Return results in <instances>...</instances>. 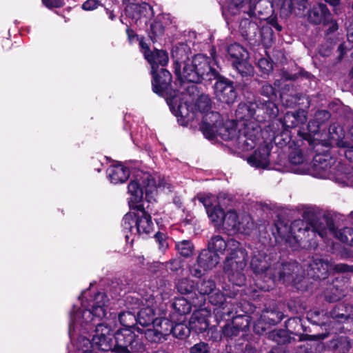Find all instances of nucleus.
I'll return each instance as SVG.
<instances>
[{
	"mask_svg": "<svg viewBox=\"0 0 353 353\" xmlns=\"http://www.w3.org/2000/svg\"><path fill=\"white\" fill-rule=\"evenodd\" d=\"M211 57L203 54H196L192 57V50L189 46L183 42L175 45L171 52L173 60L174 72L177 79L181 81H186L190 83H199L202 76L203 65H207V68L216 57V50L213 47L210 50Z\"/></svg>",
	"mask_w": 353,
	"mask_h": 353,
	"instance_id": "f257e3e1",
	"label": "nucleus"
},
{
	"mask_svg": "<svg viewBox=\"0 0 353 353\" xmlns=\"http://www.w3.org/2000/svg\"><path fill=\"white\" fill-rule=\"evenodd\" d=\"M326 225L327 227H323L319 225L317 221L305 223L301 220H296L293 221L290 227L285 225L283 229L281 228L278 223L275 224V227L278 236L290 248L296 250L299 248H305L310 244L312 239L310 232L312 236L318 234L323 238L327 234V228L331 232L335 231L336 226L332 219H326Z\"/></svg>",
	"mask_w": 353,
	"mask_h": 353,
	"instance_id": "f03ea898",
	"label": "nucleus"
},
{
	"mask_svg": "<svg viewBox=\"0 0 353 353\" xmlns=\"http://www.w3.org/2000/svg\"><path fill=\"white\" fill-rule=\"evenodd\" d=\"M215 66L219 67L216 57L214 58L208 68L207 65H203L199 83L203 81L211 83L212 81H215L212 89L216 99L229 106L232 105L239 96L235 82L223 75Z\"/></svg>",
	"mask_w": 353,
	"mask_h": 353,
	"instance_id": "7ed1b4c3",
	"label": "nucleus"
},
{
	"mask_svg": "<svg viewBox=\"0 0 353 353\" xmlns=\"http://www.w3.org/2000/svg\"><path fill=\"white\" fill-rule=\"evenodd\" d=\"M121 227L127 243L132 244L135 236H148L153 232L152 216L144 205L131 207L122 219Z\"/></svg>",
	"mask_w": 353,
	"mask_h": 353,
	"instance_id": "20e7f679",
	"label": "nucleus"
},
{
	"mask_svg": "<svg viewBox=\"0 0 353 353\" xmlns=\"http://www.w3.org/2000/svg\"><path fill=\"white\" fill-rule=\"evenodd\" d=\"M223 238L220 235L211 237L206 248L198 254L196 261L189 267L191 275L201 279L208 272L215 268L220 262L219 254H224Z\"/></svg>",
	"mask_w": 353,
	"mask_h": 353,
	"instance_id": "39448f33",
	"label": "nucleus"
},
{
	"mask_svg": "<svg viewBox=\"0 0 353 353\" xmlns=\"http://www.w3.org/2000/svg\"><path fill=\"white\" fill-rule=\"evenodd\" d=\"M108 301L105 293L99 292L94 294L89 304L90 307L71 312L69 330L70 331L72 327L74 329L78 325L85 326V324L100 325V323L107 314L106 307Z\"/></svg>",
	"mask_w": 353,
	"mask_h": 353,
	"instance_id": "423d86ee",
	"label": "nucleus"
},
{
	"mask_svg": "<svg viewBox=\"0 0 353 353\" xmlns=\"http://www.w3.org/2000/svg\"><path fill=\"white\" fill-rule=\"evenodd\" d=\"M161 185L159 181L158 186ZM157 185L155 179L149 172H141L136 175L135 179L130 181L128 185V192L130 194L128 201L129 208L136 205H143L141 203L143 195L148 202L154 199Z\"/></svg>",
	"mask_w": 353,
	"mask_h": 353,
	"instance_id": "0eeeda50",
	"label": "nucleus"
},
{
	"mask_svg": "<svg viewBox=\"0 0 353 353\" xmlns=\"http://www.w3.org/2000/svg\"><path fill=\"white\" fill-rule=\"evenodd\" d=\"M84 332H89L92 330L94 331V334L92 335V339L85 336H80L77 339V345H80L81 342L83 340H87L90 344L86 345V347H83V349L92 351L93 353H98V351L109 352L114 353V341H113V332L107 326H105L103 323H100L99 326H92L88 324H85V326H79Z\"/></svg>",
	"mask_w": 353,
	"mask_h": 353,
	"instance_id": "6e6552de",
	"label": "nucleus"
},
{
	"mask_svg": "<svg viewBox=\"0 0 353 353\" xmlns=\"http://www.w3.org/2000/svg\"><path fill=\"white\" fill-rule=\"evenodd\" d=\"M151 87L152 92L159 97L163 98L165 101L171 98H179V93L181 92L176 81H173L172 74L165 68L151 70Z\"/></svg>",
	"mask_w": 353,
	"mask_h": 353,
	"instance_id": "1a4fd4ad",
	"label": "nucleus"
},
{
	"mask_svg": "<svg viewBox=\"0 0 353 353\" xmlns=\"http://www.w3.org/2000/svg\"><path fill=\"white\" fill-rule=\"evenodd\" d=\"M225 257L223 261V272L244 270L248 261V252L242 244L232 238L223 239Z\"/></svg>",
	"mask_w": 353,
	"mask_h": 353,
	"instance_id": "9d476101",
	"label": "nucleus"
},
{
	"mask_svg": "<svg viewBox=\"0 0 353 353\" xmlns=\"http://www.w3.org/2000/svg\"><path fill=\"white\" fill-rule=\"evenodd\" d=\"M114 353H132L141 352L144 345L130 329L119 328L113 333Z\"/></svg>",
	"mask_w": 353,
	"mask_h": 353,
	"instance_id": "9b49d317",
	"label": "nucleus"
},
{
	"mask_svg": "<svg viewBox=\"0 0 353 353\" xmlns=\"http://www.w3.org/2000/svg\"><path fill=\"white\" fill-rule=\"evenodd\" d=\"M322 125L314 119L310 120L305 128L298 130V140L294 142V145L297 147H303L306 145L310 150H315L316 147L322 146L321 139V130Z\"/></svg>",
	"mask_w": 353,
	"mask_h": 353,
	"instance_id": "f8f14e48",
	"label": "nucleus"
},
{
	"mask_svg": "<svg viewBox=\"0 0 353 353\" xmlns=\"http://www.w3.org/2000/svg\"><path fill=\"white\" fill-rule=\"evenodd\" d=\"M240 24L239 32L241 37L246 41L253 50L256 46H259V39H257L260 22L259 18L256 15L255 10L252 11V14H239Z\"/></svg>",
	"mask_w": 353,
	"mask_h": 353,
	"instance_id": "ddd939ff",
	"label": "nucleus"
},
{
	"mask_svg": "<svg viewBox=\"0 0 353 353\" xmlns=\"http://www.w3.org/2000/svg\"><path fill=\"white\" fill-rule=\"evenodd\" d=\"M177 95L179 98H171V102L168 101L166 103L171 112L177 118L178 123L181 125L188 126L194 120L195 114L192 105L184 101L183 92Z\"/></svg>",
	"mask_w": 353,
	"mask_h": 353,
	"instance_id": "4468645a",
	"label": "nucleus"
},
{
	"mask_svg": "<svg viewBox=\"0 0 353 353\" xmlns=\"http://www.w3.org/2000/svg\"><path fill=\"white\" fill-rule=\"evenodd\" d=\"M304 320L300 317L290 318L285 321L286 330L289 333L299 337V341H314L316 349H322L323 345L320 342L325 338V334H310L303 333Z\"/></svg>",
	"mask_w": 353,
	"mask_h": 353,
	"instance_id": "2eb2a0df",
	"label": "nucleus"
},
{
	"mask_svg": "<svg viewBox=\"0 0 353 353\" xmlns=\"http://www.w3.org/2000/svg\"><path fill=\"white\" fill-rule=\"evenodd\" d=\"M242 312L243 314H236L231 323L221 326L225 337L237 336L240 332H246L249 329L252 317L248 312Z\"/></svg>",
	"mask_w": 353,
	"mask_h": 353,
	"instance_id": "dca6fc26",
	"label": "nucleus"
},
{
	"mask_svg": "<svg viewBox=\"0 0 353 353\" xmlns=\"http://www.w3.org/2000/svg\"><path fill=\"white\" fill-rule=\"evenodd\" d=\"M125 14L137 26H146L154 15L153 8L145 2L132 3L125 9Z\"/></svg>",
	"mask_w": 353,
	"mask_h": 353,
	"instance_id": "f3484780",
	"label": "nucleus"
},
{
	"mask_svg": "<svg viewBox=\"0 0 353 353\" xmlns=\"http://www.w3.org/2000/svg\"><path fill=\"white\" fill-rule=\"evenodd\" d=\"M330 264L327 261L313 257L307 265V276L314 281H323L327 279V283H330Z\"/></svg>",
	"mask_w": 353,
	"mask_h": 353,
	"instance_id": "a211bd4d",
	"label": "nucleus"
},
{
	"mask_svg": "<svg viewBox=\"0 0 353 353\" xmlns=\"http://www.w3.org/2000/svg\"><path fill=\"white\" fill-rule=\"evenodd\" d=\"M255 103L257 105V108H256L257 122L270 121L279 115V110L277 102L259 99L255 100Z\"/></svg>",
	"mask_w": 353,
	"mask_h": 353,
	"instance_id": "6ab92c4d",
	"label": "nucleus"
},
{
	"mask_svg": "<svg viewBox=\"0 0 353 353\" xmlns=\"http://www.w3.org/2000/svg\"><path fill=\"white\" fill-rule=\"evenodd\" d=\"M170 23V18L165 14L155 17L146 30L147 34L153 43L161 40L164 36L165 28Z\"/></svg>",
	"mask_w": 353,
	"mask_h": 353,
	"instance_id": "aec40b11",
	"label": "nucleus"
},
{
	"mask_svg": "<svg viewBox=\"0 0 353 353\" xmlns=\"http://www.w3.org/2000/svg\"><path fill=\"white\" fill-rule=\"evenodd\" d=\"M332 16L327 6L323 3L313 5L307 12V20L313 25L326 26L331 21Z\"/></svg>",
	"mask_w": 353,
	"mask_h": 353,
	"instance_id": "412c9836",
	"label": "nucleus"
},
{
	"mask_svg": "<svg viewBox=\"0 0 353 353\" xmlns=\"http://www.w3.org/2000/svg\"><path fill=\"white\" fill-rule=\"evenodd\" d=\"M210 314L208 310L194 311L188 321L191 332L200 334L208 331L210 327Z\"/></svg>",
	"mask_w": 353,
	"mask_h": 353,
	"instance_id": "4be33fe9",
	"label": "nucleus"
},
{
	"mask_svg": "<svg viewBox=\"0 0 353 353\" xmlns=\"http://www.w3.org/2000/svg\"><path fill=\"white\" fill-rule=\"evenodd\" d=\"M271 147L268 144H261L254 152L248 157V163L256 168H266L270 164V155Z\"/></svg>",
	"mask_w": 353,
	"mask_h": 353,
	"instance_id": "5701e85b",
	"label": "nucleus"
},
{
	"mask_svg": "<svg viewBox=\"0 0 353 353\" xmlns=\"http://www.w3.org/2000/svg\"><path fill=\"white\" fill-rule=\"evenodd\" d=\"M330 316L339 323L353 321V305L347 303L336 304L329 312Z\"/></svg>",
	"mask_w": 353,
	"mask_h": 353,
	"instance_id": "b1692460",
	"label": "nucleus"
},
{
	"mask_svg": "<svg viewBox=\"0 0 353 353\" xmlns=\"http://www.w3.org/2000/svg\"><path fill=\"white\" fill-rule=\"evenodd\" d=\"M261 130L259 128H250L247 125L243 130H240L238 141L243 144L244 150H249L254 148L259 141Z\"/></svg>",
	"mask_w": 353,
	"mask_h": 353,
	"instance_id": "393cba45",
	"label": "nucleus"
},
{
	"mask_svg": "<svg viewBox=\"0 0 353 353\" xmlns=\"http://www.w3.org/2000/svg\"><path fill=\"white\" fill-rule=\"evenodd\" d=\"M257 0H230L228 5V10L231 15L252 14L256 9Z\"/></svg>",
	"mask_w": 353,
	"mask_h": 353,
	"instance_id": "a878e982",
	"label": "nucleus"
},
{
	"mask_svg": "<svg viewBox=\"0 0 353 353\" xmlns=\"http://www.w3.org/2000/svg\"><path fill=\"white\" fill-rule=\"evenodd\" d=\"M331 283L328 285L323 292L324 299L329 303L336 302L344 296L343 286L341 285L342 282L338 277H330Z\"/></svg>",
	"mask_w": 353,
	"mask_h": 353,
	"instance_id": "bb28decb",
	"label": "nucleus"
},
{
	"mask_svg": "<svg viewBox=\"0 0 353 353\" xmlns=\"http://www.w3.org/2000/svg\"><path fill=\"white\" fill-rule=\"evenodd\" d=\"M125 302L129 310H140L141 307L145 306L146 304H154L155 303V299L152 294L142 295L139 293L134 292L126 296Z\"/></svg>",
	"mask_w": 353,
	"mask_h": 353,
	"instance_id": "cd10ccee",
	"label": "nucleus"
},
{
	"mask_svg": "<svg viewBox=\"0 0 353 353\" xmlns=\"http://www.w3.org/2000/svg\"><path fill=\"white\" fill-rule=\"evenodd\" d=\"M237 313L238 312L235 310L234 304L230 302L225 303L214 309L216 321L220 327L221 326V322H223V324L231 323Z\"/></svg>",
	"mask_w": 353,
	"mask_h": 353,
	"instance_id": "c85d7f7f",
	"label": "nucleus"
},
{
	"mask_svg": "<svg viewBox=\"0 0 353 353\" xmlns=\"http://www.w3.org/2000/svg\"><path fill=\"white\" fill-rule=\"evenodd\" d=\"M334 353H347L352 347V339L344 335H334L327 343Z\"/></svg>",
	"mask_w": 353,
	"mask_h": 353,
	"instance_id": "c756f323",
	"label": "nucleus"
},
{
	"mask_svg": "<svg viewBox=\"0 0 353 353\" xmlns=\"http://www.w3.org/2000/svg\"><path fill=\"white\" fill-rule=\"evenodd\" d=\"M107 175L112 183H123L128 179L130 170L121 163L113 164L108 168Z\"/></svg>",
	"mask_w": 353,
	"mask_h": 353,
	"instance_id": "7c9ffc66",
	"label": "nucleus"
},
{
	"mask_svg": "<svg viewBox=\"0 0 353 353\" xmlns=\"http://www.w3.org/2000/svg\"><path fill=\"white\" fill-rule=\"evenodd\" d=\"M256 285L262 291L269 292L274 289L278 281L274 268L256 276Z\"/></svg>",
	"mask_w": 353,
	"mask_h": 353,
	"instance_id": "2f4dec72",
	"label": "nucleus"
},
{
	"mask_svg": "<svg viewBox=\"0 0 353 353\" xmlns=\"http://www.w3.org/2000/svg\"><path fill=\"white\" fill-rule=\"evenodd\" d=\"M145 60L149 63L151 70L164 68L169 61L168 53L165 50L154 48L149 54L146 55Z\"/></svg>",
	"mask_w": 353,
	"mask_h": 353,
	"instance_id": "473e14b6",
	"label": "nucleus"
},
{
	"mask_svg": "<svg viewBox=\"0 0 353 353\" xmlns=\"http://www.w3.org/2000/svg\"><path fill=\"white\" fill-rule=\"evenodd\" d=\"M241 130L237 129V122L235 120L223 121L218 127V136L225 141L233 140L236 138Z\"/></svg>",
	"mask_w": 353,
	"mask_h": 353,
	"instance_id": "72a5a7b5",
	"label": "nucleus"
},
{
	"mask_svg": "<svg viewBox=\"0 0 353 353\" xmlns=\"http://www.w3.org/2000/svg\"><path fill=\"white\" fill-rule=\"evenodd\" d=\"M154 304H146L145 306L141 307L137 313V323L145 327H150L154 325L157 319L156 312L153 307Z\"/></svg>",
	"mask_w": 353,
	"mask_h": 353,
	"instance_id": "f704fd0d",
	"label": "nucleus"
},
{
	"mask_svg": "<svg viewBox=\"0 0 353 353\" xmlns=\"http://www.w3.org/2000/svg\"><path fill=\"white\" fill-rule=\"evenodd\" d=\"M172 311L170 314L171 318L185 319V315L192 310L190 303L183 297L175 298L171 304Z\"/></svg>",
	"mask_w": 353,
	"mask_h": 353,
	"instance_id": "c9c22d12",
	"label": "nucleus"
},
{
	"mask_svg": "<svg viewBox=\"0 0 353 353\" xmlns=\"http://www.w3.org/2000/svg\"><path fill=\"white\" fill-rule=\"evenodd\" d=\"M257 105L254 102H241L235 111L236 119L241 121H250L254 119L256 121Z\"/></svg>",
	"mask_w": 353,
	"mask_h": 353,
	"instance_id": "e433bc0d",
	"label": "nucleus"
},
{
	"mask_svg": "<svg viewBox=\"0 0 353 353\" xmlns=\"http://www.w3.org/2000/svg\"><path fill=\"white\" fill-rule=\"evenodd\" d=\"M227 59L231 63H234L245 58H249L246 48L238 43H233L227 47Z\"/></svg>",
	"mask_w": 353,
	"mask_h": 353,
	"instance_id": "4c0bfd02",
	"label": "nucleus"
},
{
	"mask_svg": "<svg viewBox=\"0 0 353 353\" xmlns=\"http://www.w3.org/2000/svg\"><path fill=\"white\" fill-rule=\"evenodd\" d=\"M257 39H259V46H262V49L265 54H267L266 49L270 48L274 41V32L272 27L269 26H263L259 27Z\"/></svg>",
	"mask_w": 353,
	"mask_h": 353,
	"instance_id": "58836bf2",
	"label": "nucleus"
},
{
	"mask_svg": "<svg viewBox=\"0 0 353 353\" xmlns=\"http://www.w3.org/2000/svg\"><path fill=\"white\" fill-rule=\"evenodd\" d=\"M119 321L122 325L121 328L130 329L137 331L138 333L142 334L143 329L137 326V314L135 315L132 312L124 311L119 314Z\"/></svg>",
	"mask_w": 353,
	"mask_h": 353,
	"instance_id": "ea45409f",
	"label": "nucleus"
},
{
	"mask_svg": "<svg viewBox=\"0 0 353 353\" xmlns=\"http://www.w3.org/2000/svg\"><path fill=\"white\" fill-rule=\"evenodd\" d=\"M284 316V314L278 308H266L263 310L260 317L267 324L268 327H271L281 323Z\"/></svg>",
	"mask_w": 353,
	"mask_h": 353,
	"instance_id": "a19ab883",
	"label": "nucleus"
},
{
	"mask_svg": "<svg viewBox=\"0 0 353 353\" xmlns=\"http://www.w3.org/2000/svg\"><path fill=\"white\" fill-rule=\"evenodd\" d=\"M307 153L313 155V165L316 169L325 170L330 168V154L319 152L318 147L315 148L314 150H310L307 147Z\"/></svg>",
	"mask_w": 353,
	"mask_h": 353,
	"instance_id": "79ce46f5",
	"label": "nucleus"
},
{
	"mask_svg": "<svg viewBox=\"0 0 353 353\" xmlns=\"http://www.w3.org/2000/svg\"><path fill=\"white\" fill-rule=\"evenodd\" d=\"M268 338L277 343L276 346H281L290 343L294 340L287 330H272L268 332Z\"/></svg>",
	"mask_w": 353,
	"mask_h": 353,
	"instance_id": "37998d69",
	"label": "nucleus"
},
{
	"mask_svg": "<svg viewBox=\"0 0 353 353\" xmlns=\"http://www.w3.org/2000/svg\"><path fill=\"white\" fill-rule=\"evenodd\" d=\"M232 68L242 77H250L254 75V68L249 61V58H245L243 60L232 63Z\"/></svg>",
	"mask_w": 353,
	"mask_h": 353,
	"instance_id": "c03bdc74",
	"label": "nucleus"
},
{
	"mask_svg": "<svg viewBox=\"0 0 353 353\" xmlns=\"http://www.w3.org/2000/svg\"><path fill=\"white\" fill-rule=\"evenodd\" d=\"M279 282L290 281L294 273V265L290 263H283L278 268H274Z\"/></svg>",
	"mask_w": 353,
	"mask_h": 353,
	"instance_id": "a18cd8bd",
	"label": "nucleus"
},
{
	"mask_svg": "<svg viewBox=\"0 0 353 353\" xmlns=\"http://www.w3.org/2000/svg\"><path fill=\"white\" fill-rule=\"evenodd\" d=\"M185 320L176 318L174 327H172L173 332H172L174 337L179 339H185L189 336L191 331L189 324L185 323Z\"/></svg>",
	"mask_w": 353,
	"mask_h": 353,
	"instance_id": "49530a36",
	"label": "nucleus"
},
{
	"mask_svg": "<svg viewBox=\"0 0 353 353\" xmlns=\"http://www.w3.org/2000/svg\"><path fill=\"white\" fill-rule=\"evenodd\" d=\"M152 327H149L146 330H143L142 334H144L145 339L150 343H161L166 341L168 339L165 337V334H162L159 328L154 325H152Z\"/></svg>",
	"mask_w": 353,
	"mask_h": 353,
	"instance_id": "de8ad7c7",
	"label": "nucleus"
},
{
	"mask_svg": "<svg viewBox=\"0 0 353 353\" xmlns=\"http://www.w3.org/2000/svg\"><path fill=\"white\" fill-rule=\"evenodd\" d=\"M259 94L262 97L267 98L265 101L277 102L279 91L272 84L265 81L261 85L259 89Z\"/></svg>",
	"mask_w": 353,
	"mask_h": 353,
	"instance_id": "09e8293b",
	"label": "nucleus"
},
{
	"mask_svg": "<svg viewBox=\"0 0 353 353\" xmlns=\"http://www.w3.org/2000/svg\"><path fill=\"white\" fill-rule=\"evenodd\" d=\"M298 139H293L292 137L290 135V132L288 129H283L282 132L280 133H277L274 136V141L276 145H279L280 147H283L290 145V147L294 146L295 148H299L294 145V142H296Z\"/></svg>",
	"mask_w": 353,
	"mask_h": 353,
	"instance_id": "8fccbe9b",
	"label": "nucleus"
},
{
	"mask_svg": "<svg viewBox=\"0 0 353 353\" xmlns=\"http://www.w3.org/2000/svg\"><path fill=\"white\" fill-rule=\"evenodd\" d=\"M176 318H157L154 324L156 325L162 334H165V337L168 336L173 332L172 327H174Z\"/></svg>",
	"mask_w": 353,
	"mask_h": 353,
	"instance_id": "3c124183",
	"label": "nucleus"
},
{
	"mask_svg": "<svg viewBox=\"0 0 353 353\" xmlns=\"http://www.w3.org/2000/svg\"><path fill=\"white\" fill-rule=\"evenodd\" d=\"M206 212L215 226L221 225L224 221L225 212L219 204L212 205L209 209L208 208Z\"/></svg>",
	"mask_w": 353,
	"mask_h": 353,
	"instance_id": "603ef678",
	"label": "nucleus"
},
{
	"mask_svg": "<svg viewBox=\"0 0 353 353\" xmlns=\"http://www.w3.org/2000/svg\"><path fill=\"white\" fill-rule=\"evenodd\" d=\"M175 249L181 256L188 259L193 255L194 245L190 240H182L176 242Z\"/></svg>",
	"mask_w": 353,
	"mask_h": 353,
	"instance_id": "864d4df0",
	"label": "nucleus"
},
{
	"mask_svg": "<svg viewBox=\"0 0 353 353\" xmlns=\"http://www.w3.org/2000/svg\"><path fill=\"white\" fill-rule=\"evenodd\" d=\"M175 288L181 294L188 295L194 292L195 284L192 280L188 278H183L176 281Z\"/></svg>",
	"mask_w": 353,
	"mask_h": 353,
	"instance_id": "5fc2aeb1",
	"label": "nucleus"
},
{
	"mask_svg": "<svg viewBox=\"0 0 353 353\" xmlns=\"http://www.w3.org/2000/svg\"><path fill=\"white\" fill-rule=\"evenodd\" d=\"M267 57L261 55L260 57H255L256 65L262 74L269 75L273 71V61L271 57L267 54Z\"/></svg>",
	"mask_w": 353,
	"mask_h": 353,
	"instance_id": "6e6d98bb",
	"label": "nucleus"
},
{
	"mask_svg": "<svg viewBox=\"0 0 353 353\" xmlns=\"http://www.w3.org/2000/svg\"><path fill=\"white\" fill-rule=\"evenodd\" d=\"M250 268L256 276L272 268L270 266L266 260L257 256H254L252 258Z\"/></svg>",
	"mask_w": 353,
	"mask_h": 353,
	"instance_id": "4d7b16f0",
	"label": "nucleus"
},
{
	"mask_svg": "<svg viewBox=\"0 0 353 353\" xmlns=\"http://www.w3.org/2000/svg\"><path fill=\"white\" fill-rule=\"evenodd\" d=\"M162 267L165 268L170 274H179L183 270V261L179 258L172 259L162 264Z\"/></svg>",
	"mask_w": 353,
	"mask_h": 353,
	"instance_id": "13d9d810",
	"label": "nucleus"
},
{
	"mask_svg": "<svg viewBox=\"0 0 353 353\" xmlns=\"http://www.w3.org/2000/svg\"><path fill=\"white\" fill-rule=\"evenodd\" d=\"M216 288L215 281L209 279H203L196 283V289L199 294L202 295H209L214 292Z\"/></svg>",
	"mask_w": 353,
	"mask_h": 353,
	"instance_id": "bf43d9fd",
	"label": "nucleus"
},
{
	"mask_svg": "<svg viewBox=\"0 0 353 353\" xmlns=\"http://www.w3.org/2000/svg\"><path fill=\"white\" fill-rule=\"evenodd\" d=\"M244 270H232L229 272H224L228 274L230 282L234 285L243 286L245 284L246 277L243 272Z\"/></svg>",
	"mask_w": 353,
	"mask_h": 353,
	"instance_id": "052dcab7",
	"label": "nucleus"
},
{
	"mask_svg": "<svg viewBox=\"0 0 353 353\" xmlns=\"http://www.w3.org/2000/svg\"><path fill=\"white\" fill-rule=\"evenodd\" d=\"M196 110L201 113H208L211 109V99L208 95L202 94L198 97L194 103Z\"/></svg>",
	"mask_w": 353,
	"mask_h": 353,
	"instance_id": "680f3d73",
	"label": "nucleus"
},
{
	"mask_svg": "<svg viewBox=\"0 0 353 353\" xmlns=\"http://www.w3.org/2000/svg\"><path fill=\"white\" fill-rule=\"evenodd\" d=\"M336 238L342 243L353 247V228L345 227L336 232Z\"/></svg>",
	"mask_w": 353,
	"mask_h": 353,
	"instance_id": "e2e57ef3",
	"label": "nucleus"
},
{
	"mask_svg": "<svg viewBox=\"0 0 353 353\" xmlns=\"http://www.w3.org/2000/svg\"><path fill=\"white\" fill-rule=\"evenodd\" d=\"M199 129L204 137L210 140H212L218 135V127L214 126L206 121H201Z\"/></svg>",
	"mask_w": 353,
	"mask_h": 353,
	"instance_id": "0e129e2a",
	"label": "nucleus"
},
{
	"mask_svg": "<svg viewBox=\"0 0 353 353\" xmlns=\"http://www.w3.org/2000/svg\"><path fill=\"white\" fill-rule=\"evenodd\" d=\"M238 215L235 210H230L224 214V221L222 222L223 226L227 229H234L238 223Z\"/></svg>",
	"mask_w": 353,
	"mask_h": 353,
	"instance_id": "69168bd1",
	"label": "nucleus"
},
{
	"mask_svg": "<svg viewBox=\"0 0 353 353\" xmlns=\"http://www.w3.org/2000/svg\"><path fill=\"white\" fill-rule=\"evenodd\" d=\"M325 27L327 28L324 30L325 40L337 41L338 37L334 33L338 30L339 25L336 21L333 19V16H332L331 21L328 22Z\"/></svg>",
	"mask_w": 353,
	"mask_h": 353,
	"instance_id": "338daca9",
	"label": "nucleus"
},
{
	"mask_svg": "<svg viewBox=\"0 0 353 353\" xmlns=\"http://www.w3.org/2000/svg\"><path fill=\"white\" fill-rule=\"evenodd\" d=\"M201 121H206L207 123H209V124L219 127L223 121V119L221 115L219 112L211 111L205 114Z\"/></svg>",
	"mask_w": 353,
	"mask_h": 353,
	"instance_id": "774afa93",
	"label": "nucleus"
}]
</instances>
